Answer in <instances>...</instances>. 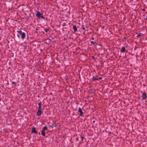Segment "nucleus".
<instances>
[{
    "mask_svg": "<svg viewBox=\"0 0 147 147\" xmlns=\"http://www.w3.org/2000/svg\"><path fill=\"white\" fill-rule=\"evenodd\" d=\"M18 34L17 36L18 37L20 38V35H21V38L22 39H24L25 38V34L24 32H22L21 30H18L17 31Z\"/></svg>",
    "mask_w": 147,
    "mask_h": 147,
    "instance_id": "obj_1",
    "label": "nucleus"
},
{
    "mask_svg": "<svg viewBox=\"0 0 147 147\" xmlns=\"http://www.w3.org/2000/svg\"><path fill=\"white\" fill-rule=\"evenodd\" d=\"M36 16L39 18H43V16L42 14L40 12L38 11H36Z\"/></svg>",
    "mask_w": 147,
    "mask_h": 147,
    "instance_id": "obj_2",
    "label": "nucleus"
},
{
    "mask_svg": "<svg viewBox=\"0 0 147 147\" xmlns=\"http://www.w3.org/2000/svg\"><path fill=\"white\" fill-rule=\"evenodd\" d=\"M142 98L143 99H145L146 97V95L145 93H143L142 96Z\"/></svg>",
    "mask_w": 147,
    "mask_h": 147,
    "instance_id": "obj_3",
    "label": "nucleus"
},
{
    "mask_svg": "<svg viewBox=\"0 0 147 147\" xmlns=\"http://www.w3.org/2000/svg\"><path fill=\"white\" fill-rule=\"evenodd\" d=\"M78 111L80 113V116H81L83 114V112L80 108H79L78 109Z\"/></svg>",
    "mask_w": 147,
    "mask_h": 147,
    "instance_id": "obj_4",
    "label": "nucleus"
},
{
    "mask_svg": "<svg viewBox=\"0 0 147 147\" xmlns=\"http://www.w3.org/2000/svg\"><path fill=\"white\" fill-rule=\"evenodd\" d=\"M32 133H37V131L36 130L35 128V127L33 128L32 130Z\"/></svg>",
    "mask_w": 147,
    "mask_h": 147,
    "instance_id": "obj_5",
    "label": "nucleus"
},
{
    "mask_svg": "<svg viewBox=\"0 0 147 147\" xmlns=\"http://www.w3.org/2000/svg\"><path fill=\"white\" fill-rule=\"evenodd\" d=\"M41 109H38V111L37 113V115L38 116H39L41 114Z\"/></svg>",
    "mask_w": 147,
    "mask_h": 147,
    "instance_id": "obj_6",
    "label": "nucleus"
},
{
    "mask_svg": "<svg viewBox=\"0 0 147 147\" xmlns=\"http://www.w3.org/2000/svg\"><path fill=\"white\" fill-rule=\"evenodd\" d=\"M38 109H41L42 103L41 102H39L38 103Z\"/></svg>",
    "mask_w": 147,
    "mask_h": 147,
    "instance_id": "obj_7",
    "label": "nucleus"
},
{
    "mask_svg": "<svg viewBox=\"0 0 147 147\" xmlns=\"http://www.w3.org/2000/svg\"><path fill=\"white\" fill-rule=\"evenodd\" d=\"M125 51V47H122L121 50V51L122 53H124Z\"/></svg>",
    "mask_w": 147,
    "mask_h": 147,
    "instance_id": "obj_8",
    "label": "nucleus"
},
{
    "mask_svg": "<svg viewBox=\"0 0 147 147\" xmlns=\"http://www.w3.org/2000/svg\"><path fill=\"white\" fill-rule=\"evenodd\" d=\"M73 28L74 30V32H76V31H77V28L76 26H75V25L74 26H73Z\"/></svg>",
    "mask_w": 147,
    "mask_h": 147,
    "instance_id": "obj_9",
    "label": "nucleus"
},
{
    "mask_svg": "<svg viewBox=\"0 0 147 147\" xmlns=\"http://www.w3.org/2000/svg\"><path fill=\"white\" fill-rule=\"evenodd\" d=\"M41 134H42V135L43 136H45V132H44V131H41Z\"/></svg>",
    "mask_w": 147,
    "mask_h": 147,
    "instance_id": "obj_10",
    "label": "nucleus"
},
{
    "mask_svg": "<svg viewBox=\"0 0 147 147\" xmlns=\"http://www.w3.org/2000/svg\"><path fill=\"white\" fill-rule=\"evenodd\" d=\"M47 129V127L46 126H45L43 128L42 131H44L45 130H46Z\"/></svg>",
    "mask_w": 147,
    "mask_h": 147,
    "instance_id": "obj_11",
    "label": "nucleus"
},
{
    "mask_svg": "<svg viewBox=\"0 0 147 147\" xmlns=\"http://www.w3.org/2000/svg\"><path fill=\"white\" fill-rule=\"evenodd\" d=\"M93 79L94 80H98V79H97V78H96L94 76L93 77Z\"/></svg>",
    "mask_w": 147,
    "mask_h": 147,
    "instance_id": "obj_12",
    "label": "nucleus"
},
{
    "mask_svg": "<svg viewBox=\"0 0 147 147\" xmlns=\"http://www.w3.org/2000/svg\"><path fill=\"white\" fill-rule=\"evenodd\" d=\"M56 123H54L52 124V126L53 127H55L56 126Z\"/></svg>",
    "mask_w": 147,
    "mask_h": 147,
    "instance_id": "obj_13",
    "label": "nucleus"
},
{
    "mask_svg": "<svg viewBox=\"0 0 147 147\" xmlns=\"http://www.w3.org/2000/svg\"><path fill=\"white\" fill-rule=\"evenodd\" d=\"M45 32H47L49 30V29L47 28L45 29Z\"/></svg>",
    "mask_w": 147,
    "mask_h": 147,
    "instance_id": "obj_14",
    "label": "nucleus"
},
{
    "mask_svg": "<svg viewBox=\"0 0 147 147\" xmlns=\"http://www.w3.org/2000/svg\"><path fill=\"white\" fill-rule=\"evenodd\" d=\"M142 35V34L141 33H140L139 34H138V35L137 36V37H138L140 36L141 35Z\"/></svg>",
    "mask_w": 147,
    "mask_h": 147,
    "instance_id": "obj_15",
    "label": "nucleus"
},
{
    "mask_svg": "<svg viewBox=\"0 0 147 147\" xmlns=\"http://www.w3.org/2000/svg\"><path fill=\"white\" fill-rule=\"evenodd\" d=\"M91 43H92L93 44H94V43H95V42H93V41H91Z\"/></svg>",
    "mask_w": 147,
    "mask_h": 147,
    "instance_id": "obj_16",
    "label": "nucleus"
},
{
    "mask_svg": "<svg viewBox=\"0 0 147 147\" xmlns=\"http://www.w3.org/2000/svg\"><path fill=\"white\" fill-rule=\"evenodd\" d=\"M81 138L82 139H83L84 138V137H83L81 136Z\"/></svg>",
    "mask_w": 147,
    "mask_h": 147,
    "instance_id": "obj_17",
    "label": "nucleus"
},
{
    "mask_svg": "<svg viewBox=\"0 0 147 147\" xmlns=\"http://www.w3.org/2000/svg\"><path fill=\"white\" fill-rule=\"evenodd\" d=\"M101 78H101V77H100V78H98V79H101Z\"/></svg>",
    "mask_w": 147,
    "mask_h": 147,
    "instance_id": "obj_18",
    "label": "nucleus"
},
{
    "mask_svg": "<svg viewBox=\"0 0 147 147\" xmlns=\"http://www.w3.org/2000/svg\"><path fill=\"white\" fill-rule=\"evenodd\" d=\"M92 40H93L94 39V38H92Z\"/></svg>",
    "mask_w": 147,
    "mask_h": 147,
    "instance_id": "obj_19",
    "label": "nucleus"
},
{
    "mask_svg": "<svg viewBox=\"0 0 147 147\" xmlns=\"http://www.w3.org/2000/svg\"><path fill=\"white\" fill-rule=\"evenodd\" d=\"M83 30H85V28H83Z\"/></svg>",
    "mask_w": 147,
    "mask_h": 147,
    "instance_id": "obj_20",
    "label": "nucleus"
},
{
    "mask_svg": "<svg viewBox=\"0 0 147 147\" xmlns=\"http://www.w3.org/2000/svg\"><path fill=\"white\" fill-rule=\"evenodd\" d=\"M146 20H147V16H146Z\"/></svg>",
    "mask_w": 147,
    "mask_h": 147,
    "instance_id": "obj_21",
    "label": "nucleus"
}]
</instances>
